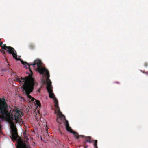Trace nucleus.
Masks as SVG:
<instances>
[{
    "mask_svg": "<svg viewBox=\"0 0 148 148\" xmlns=\"http://www.w3.org/2000/svg\"><path fill=\"white\" fill-rule=\"evenodd\" d=\"M35 102L37 105L39 106V107L41 106V104L39 101L36 100Z\"/></svg>",
    "mask_w": 148,
    "mask_h": 148,
    "instance_id": "nucleus-11",
    "label": "nucleus"
},
{
    "mask_svg": "<svg viewBox=\"0 0 148 148\" xmlns=\"http://www.w3.org/2000/svg\"><path fill=\"white\" fill-rule=\"evenodd\" d=\"M115 83H118V84H119V82H116Z\"/></svg>",
    "mask_w": 148,
    "mask_h": 148,
    "instance_id": "nucleus-21",
    "label": "nucleus"
},
{
    "mask_svg": "<svg viewBox=\"0 0 148 148\" xmlns=\"http://www.w3.org/2000/svg\"><path fill=\"white\" fill-rule=\"evenodd\" d=\"M8 106L5 99L1 101L0 99V121H1L6 120L9 123L12 130V138L16 140L19 138L17 132V129L15 126L14 122L15 120L16 123L20 121L21 117V112L15 107L13 110L12 113L6 110Z\"/></svg>",
    "mask_w": 148,
    "mask_h": 148,
    "instance_id": "nucleus-1",
    "label": "nucleus"
},
{
    "mask_svg": "<svg viewBox=\"0 0 148 148\" xmlns=\"http://www.w3.org/2000/svg\"><path fill=\"white\" fill-rule=\"evenodd\" d=\"M42 62L40 60L37 59L34 60L33 64H30V65H32V66L34 68L35 67L36 65V70L40 74H43L45 73V75L46 77V82L47 83L46 89L49 94V97L50 98L53 99L54 101V103L55 102V101H58V100L56 97L55 96L54 94L52 92V83L49 79L50 77L49 73L47 69L44 68L42 66Z\"/></svg>",
    "mask_w": 148,
    "mask_h": 148,
    "instance_id": "nucleus-3",
    "label": "nucleus"
},
{
    "mask_svg": "<svg viewBox=\"0 0 148 148\" xmlns=\"http://www.w3.org/2000/svg\"><path fill=\"white\" fill-rule=\"evenodd\" d=\"M54 103H55L54 106L56 108L55 112V113L57 115L62 114V112L60 110V108L58 105V101H55V102Z\"/></svg>",
    "mask_w": 148,
    "mask_h": 148,
    "instance_id": "nucleus-8",
    "label": "nucleus"
},
{
    "mask_svg": "<svg viewBox=\"0 0 148 148\" xmlns=\"http://www.w3.org/2000/svg\"><path fill=\"white\" fill-rule=\"evenodd\" d=\"M57 117L56 119L57 122L59 124H61L62 121H64L66 120L65 119V116L63 114H61L57 115Z\"/></svg>",
    "mask_w": 148,
    "mask_h": 148,
    "instance_id": "nucleus-6",
    "label": "nucleus"
},
{
    "mask_svg": "<svg viewBox=\"0 0 148 148\" xmlns=\"http://www.w3.org/2000/svg\"><path fill=\"white\" fill-rule=\"evenodd\" d=\"M93 141L94 142V146H97V140H95Z\"/></svg>",
    "mask_w": 148,
    "mask_h": 148,
    "instance_id": "nucleus-13",
    "label": "nucleus"
},
{
    "mask_svg": "<svg viewBox=\"0 0 148 148\" xmlns=\"http://www.w3.org/2000/svg\"><path fill=\"white\" fill-rule=\"evenodd\" d=\"M87 142L86 141H86H84V142H83V145H86V143Z\"/></svg>",
    "mask_w": 148,
    "mask_h": 148,
    "instance_id": "nucleus-17",
    "label": "nucleus"
},
{
    "mask_svg": "<svg viewBox=\"0 0 148 148\" xmlns=\"http://www.w3.org/2000/svg\"><path fill=\"white\" fill-rule=\"evenodd\" d=\"M0 51L2 53H3L4 54H5V52L3 50H0Z\"/></svg>",
    "mask_w": 148,
    "mask_h": 148,
    "instance_id": "nucleus-15",
    "label": "nucleus"
},
{
    "mask_svg": "<svg viewBox=\"0 0 148 148\" xmlns=\"http://www.w3.org/2000/svg\"><path fill=\"white\" fill-rule=\"evenodd\" d=\"M6 47H9V46H7L5 44H2V49H3L6 50L7 49V48H6Z\"/></svg>",
    "mask_w": 148,
    "mask_h": 148,
    "instance_id": "nucleus-10",
    "label": "nucleus"
},
{
    "mask_svg": "<svg viewBox=\"0 0 148 148\" xmlns=\"http://www.w3.org/2000/svg\"><path fill=\"white\" fill-rule=\"evenodd\" d=\"M80 137L86 139V141L90 143H91V137L90 136H86L84 135H79L78 138V139H79Z\"/></svg>",
    "mask_w": 148,
    "mask_h": 148,
    "instance_id": "nucleus-9",
    "label": "nucleus"
},
{
    "mask_svg": "<svg viewBox=\"0 0 148 148\" xmlns=\"http://www.w3.org/2000/svg\"><path fill=\"white\" fill-rule=\"evenodd\" d=\"M95 147V148H98L97 146H94Z\"/></svg>",
    "mask_w": 148,
    "mask_h": 148,
    "instance_id": "nucleus-20",
    "label": "nucleus"
},
{
    "mask_svg": "<svg viewBox=\"0 0 148 148\" xmlns=\"http://www.w3.org/2000/svg\"><path fill=\"white\" fill-rule=\"evenodd\" d=\"M17 148H30L28 143H25L22 142L18 143V146Z\"/></svg>",
    "mask_w": 148,
    "mask_h": 148,
    "instance_id": "nucleus-7",
    "label": "nucleus"
},
{
    "mask_svg": "<svg viewBox=\"0 0 148 148\" xmlns=\"http://www.w3.org/2000/svg\"><path fill=\"white\" fill-rule=\"evenodd\" d=\"M46 136H49V134H48L47 132L45 134Z\"/></svg>",
    "mask_w": 148,
    "mask_h": 148,
    "instance_id": "nucleus-16",
    "label": "nucleus"
},
{
    "mask_svg": "<svg viewBox=\"0 0 148 148\" xmlns=\"http://www.w3.org/2000/svg\"><path fill=\"white\" fill-rule=\"evenodd\" d=\"M141 72H142L143 73H145V72H144L143 71H142V70H141Z\"/></svg>",
    "mask_w": 148,
    "mask_h": 148,
    "instance_id": "nucleus-19",
    "label": "nucleus"
},
{
    "mask_svg": "<svg viewBox=\"0 0 148 148\" xmlns=\"http://www.w3.org/2000/svg\"><path fill=\"white\" fill-rule=\"evenodd\" d=\"M65 123L66 129L67 131L70 132L71 133H73L75 138L77 140L79 136L78 134L76 132L73 131L71 129V128L69 126L68 121L66 120Z\"/></svg>",
    "mask_w": 148,
    "mask_h": 148,
    "instance_id": "nucleus-5",
    "label": "nucleus"
},
{
    "mask_svg": "<svg viewBox=\"0 0 148 148\" xmlns=\"http://www.w3.org/2000/svg\"><path fill=\"white\" fill-rule=\"evenodd\" d=\"M144 66L147 67L148 66V63L147 62H145L144 64Z\"/></svg>",
    "mask_w": 148,
    "mask_h": 148,
    "instance_id": "nucleus-14",
    "label": "nucleus"
},
{
    "mask_svg": "<svg viewBox=\"0 0 148 148\" xmlns=\"http://www.w3.org/2000/svg\"><path fill=\"white\" fill-rule=\"evenodd\" d=\"M0 50H1V49H0Z\"/></svg>",
    "mask_w": 148,
    "mask_h": 148,
    "instance_id": "nucleus-23",
    "label": "nucleus"
},
{
    "mask_svg": "<svg viewBox=\"0 0 148 148\" xmlns=\"http://www.w3.org/2000/svg\"><path fill=\"white\" fill-rule=\"evenodd\" d=\"M41 140H42V138H41Z\"/></svg>",
    "mask_w": 148,
    "mask_h": 148,
    "instance_id": "nucleus-22",
    "label": "nucleus"
},
{
    "mask_svg": "<svg viewBox=\"0 0 148 148\" xmlns=\"http://www.w3.org/2000/svg\"><path fill=\"white\" fill-rule=\"evenodd\" d=\"M29 47L30 49H32L34 48V45L32 44H31L29 45Z\"/></svg>",
    "mask_w": 148,
    "mask_h": 148,
    "instance_id": "nucleus-12",
    "label": "nucleus"
},
{
    "mask_svg": "<svg viewBox=\"0 0 148 148\" xmlns=\"http://www.w3.org/2000/svg\"><path fill=\"white\" fill-rule=\"evenodd\" d=\"M6 48H7L6 51L9 53L10 54H12L13 56V58L17 60H20V59L17 58V55L16 54V51L11 46L9 47H6Z\"/></svg>",
    "mask_w": 148,
    "mask_h": 148,
    "instance_id": "nucleus-4",
    "label": "nucleus"
},
{
    "mask_svg": "<svg viewBox=\"0 0 148 148\" xmlns=\"http://www.w3.org/2000/svg\"><path fill=\"white\" fill-rule=\"evenodd\" d=\"M21 62V63L24 65V67L27 69V66H28V68L31 73L29 74V76L25 77V78L16 77V80L17 82L21 83L24 94L27 95V97L31 99L32 101H34V100L36 101V100L35 99L32 97L31 95H29L32 92L34 86L37 85V83H35L34 79L32 78L33 72L30 67V66H32V65H31L30 64H29L27 62L22 60Z\"/></svg>",
    "mask_w": 148,
    "mask_h": 148,
    "instance_id": "nucleus-2",
    "label": "nucleus"
},
{
    "mask_svg": "<svg viewBox=\"0 0 148 148\" xmlns=\"http://www.w3.org/2000/svg\"><path fill=\"white\" fill-rule=\"evenodd\" d=\"M88 145H86V146H85V148H88Z\"/></svg>",
    "mask_w": 148,
    "mask_h": 148,
    "instance_id": "nucleus-18",
    "label": "nucleus"
}]
</instances>
